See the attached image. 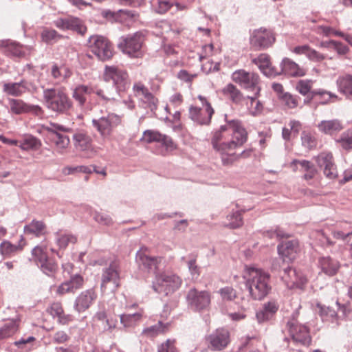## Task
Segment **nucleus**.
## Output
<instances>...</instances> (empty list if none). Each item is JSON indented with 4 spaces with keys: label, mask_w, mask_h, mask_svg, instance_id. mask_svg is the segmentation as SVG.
Wrapping results in <instances>:
<instances>
[{
    "label": "nucleus",
    "mask_w": 352,
    "mask_h": 352,
    "mask_svg": "<svg viewBox=\"0 0 352 352\" xmlns=\"http://www.w3.org/2000/svg\"><path fill=\"white\" fill-rule=\"evenodd\" d=\"M248 140V133L238 120H230L212 133L210 143L219 153L223 165L231 166L240 157L250 155L251 151L236 154L235 149L242 146Z\"/></svg>",
    "instance_id": "f257e3e1"
},
{
    "label": "nucleus",
    "mask_w": 352,
    "mask_h": 352,
    "mask_svg": "<svg viewBox=\"0 0 352 352\" xmlns=\"http://www.w3.org/2000/svg\"><path fill=\"white\" fill-rule=\"evenodd\" d=\"M247 285L252 298L262 300L270 292V275L268 272L253 267L246 268Z\"/></svg>",
    "instance_id": "f03ea898"
},
{
    "label": "nucleus",
    "mask_w": 352,
    "mask_h": 352,
    "mask_svg": "<svg viewBox=\"0 0 352 352\" xmlns=\"http://www.w3.org/2000/svg\"><path fill=\"white\" fill-rule=\"evenodd\" d=\"M45 106L58 113H68L73 102L63 89H47L43 91Z\"/></svg>",
    "instance_id": "7ed1b4c3"
},
{
    "label": "nucleus",
    "mask_w": 352,
    "mask_h": 352,
    "mask_svg": "<svg viewBox=\"0 0 352 352\" xmlns=\"http://www.w3.org/2000/svg\"><path fill=\"white\" fill-rule=\"evenodd\" d=\"M182 279L173 272L164 271L155 272L152 287L158 294L168 295L179 289Z\"/></svg>",
    "instance_id": "20e7f679"
},
{
    "label": "nucleus",
    "mask_w": 352,
    "mask_h": 352,
    "mask_svg": "<svg viewBox=\"0 0 352 352\" xmlns=\"http://www.w3.org/2000/svg\"><path fill=\"white\" fill-rule=\"evenodd\" d=\"M197 100L199 103L195 102V105L190 107L189 116L201 125H208L210 123L214 109L206 97L200 95Z\"/></svg>",
    "instance_id": "39448f33"
},
{
    "label": "nucleus",
    "mask_w": 352,
    "mask_h": 352,
    "mask_svg": "<svg viewBox=\"0 0 352 352\" xmlns=\"http://www.w3.org/2000/svg\"><path fill=\"white\" fill-rule=\"evenodd\" d=\"M212 294L208 290H199L190 288L186 294V301L189 307L195 311H204L210 309Z\"/></svg>",
    "instance_id": "423d86ee"
},
{
    "label": "nucleus",
    "mask_w": 352,
    "mask_h": 352,
    "mask_svg": "<svg viewBox=\"0 0 352 352\" xmlns=\"http://www.w3.org/2000/svg\"><path fill=\"white\" fill-rule=\"evenodd\" d=\"M232 79L244 89L256 92V95H260L261 79L257 73L247 72L245 69H238L232 73Z\"/></svg>",
    "instance_id": "0eeeda50"
},
{
    "label": "nucleus",
    "mask_w": 352,
    "mask_h": 352,
    "mask_svg": "<svg viewBox=\"0 0 352 352\" xmlns=\"http://www.w3.org/2000/svg\"><path fill=\"white\" fill-rule=\"evenodd\" d=\"M88 48L100 60H109L113 56L112 44L102 36H91L88 41Z\"/></svg>",
    "instance_id": "6e6552de"
},
{
    "label": "nucleus",
    "mask_w": 352,
    "mask_h": 352,
    "mask_svg": "<svg viewBox=\"0 0 352 352\" xmlns=\"http://www.w3.org/2000/svg\"><path fill=\"white\" fill-rule=\"evenodd\" d=\"M121 123L122 118L113 113L92 120L93 126L104 139L109 138Z\"/></svg>",
    "instance_id": "1a4fd4ad"
},
{
    "label": "nucleus",
    "mask_w": 352,
    "mask_h": 352,
    "mask_svg": "<svg viewBox=\"0 0 352 352\" xmlns=\"http://www.w3.org/2000/svg\"><path fill=\"white\" fill-rule=\"evenodd\" d=\"M144 41L143 34L138 32L133 34L122 37L118 47L124 54L131 57L138 58L143 55L142 48Z\"/></svg>",
    "instance_id": "9d476101"
},
{
    "label": "nucleus",
    "mask_w": 352,
    "mask_h": 352,
    "mask_svg": "<svg viewBox=\"0 0 352 352\" xmlns=\"http://www.w3.org/2000/svg\"><path fill=\"white\" fill-rule=\"evenodd\" d=\"M275 40L274 34L271 30L261 28L252 32L250 45L255 50H262L271 47Z\"/></svg>",
    "instance_id": "9b49d317"
},
{
    "label": "nucleus",
    "mask_w": 352,
    "mask_h": 352,
    "mask_svg": "<svg viewBox=\"0 0 352 352\" xmlns=\"http://www.w3.org/2000/svg\"><path fill=\"white\" fill-rule=\"evenodd\" d=\"M206 340L208 342V347L213 351H221L225 349L230 342V333L225 328L216 329L209 335Z\"/></svg>",
    "instance_id": "f8f14e48"
},
{
    "label": "nucleus",
    "mask_w": 352,
    "mask_h": 352,
    "mask_svg": "<svg viewBox=\"0 0 352 352\" xmlns=\"http://www.w3.org/2000/svg\"><path fill=\"white\" fill-rule=\"evenodd\" d=\"M120 286V276L118 265L116 262L112 263L106 268L102 275L101 289L105 291L109 289L111 292L116 291Z\"/></svg>",
    "instance_id": "ddd939ff"
},
{
    "label": "nucleus",
    "mask_w": 352,
    "mask_h": 352,
    "mask_svg": "<svg viewBox=\"0 0 352 352\" xmlns=\"http://www.w3.org/2000/svg\"><path fill=\"white\" fill-rule=\"evenodd\" d=\"M133 91L134 96L139 98L146 105V107L152 111L157 109L158 99L144 83L140 81L135 82L133 86Z\"/></svg>",
    "instance_id": "4468645a"
},
{
    "label": "nucleus",
    "mask_w": 352,
    "mask_h": 352,
    "mask_svg": "<svg viewBox=\"0 0 352 352\" xmlns=\"http://www.w3.org/2000/svg\"><path fill=\"white\" fill-rule=\"evenodd\" d=\"M163 258L162 256H151L149 249L146 247L141 248L136 254L138 264L148 271L158 270Z\"/></svg>",
    "instance_id": "2eb2a0df"
},
{
    "label": "nucleus",
    "mask_w": 352,
    "mask_h": 352,
    "mask_svg": "<svg viewBox=\"0 0 352 352\" xmlns=\"http://www.w3.org/2000/svg\"><path fill=\"white\" fill-rule=\"evenodd\" d=\"M56 28L62 30H72L80 35L87 32V27L84 22L78 17L69 16L65 18H58L54 21Z\"/></svg>",
    "instance_id": "dca6fc26"
},
{
    "label": "nucleus",
    "mask_w": 352,
    "mask_h": 352,
    "mask_svg": "<svg viewBox=\"0 0 352 352\" xmlns=\"http://www.w3.org/2000/svg\"><path fill=\"white\" fill-rule=\"evenodd\" d=\"M106 80H112L117 88L121 91L126 89L128 80L126 72L116 66H106L104 70Z\"/></svg>",
    "instance_id": "f3484780"
},
{
    "label": "nucleus",
    "mask_w": 352,
    "mask_h": 352,
    "mask_svg": "<svg viewBox=\"0 0 352 352\" xmlns=\"http://www.w3.org/2000/svg\"><path fill=\"white\" fill-rule=\"evenodd\" d=\"M316 162L318 166L323 168V173L327 178L333 179L337 177V168L333 162V157L331 153H321L317 156Z\"/></svg>",
    "instance_id": "a211bd4d"
},
{
    "label": "nucleus",
    "mask_w": 352,
    "mask_h": 352,
    "mask_svg": "<svg viewBox=\"0 0 352 352\" xmlns=\"http://www.w3.org/2000/svg\"><path fill=\"white\" fill-rule=\"evenodd\" d=\"M10 111L15 115L34 113L36 115L42 113L41 108L38 105H30L20 99L10 98L8 100Z\"/></svg>",
    "instance_id": "6ab92c4d"
},
{
    "label": "nucleus",
    "mask_w": 352,
    "mask_h": 352,
    "mask_svg": "<svg viewBox=\"0 0 352 352\" xmlns=\"http://www.w3.org/2000/svg\"><path fill=\"white\" fill-rule=\"evenodd\" d=\"M98 297L94 289H89L81 292L75 301V309L78 312L88 309Z\"/></svg>",
    "instance_id": "aec40b11"
},
{
    "label": "nucleus",
    "mask_w": 352,
    "mask_h": 352,
    "mask_svg": "<svg viewBox=\"0 0 352 352\" xmlns=\"http://www.w3.org/2000/svg\"><path fill=\"white\" fill-rule=\"evenodd\" d=\"M283 279L289 288L294 287H302L307 282V278L302 273L298 272L295 269L287 268L284 271Z\"/></svg>",
    "instance_id": "412c9836"
},
{
    "label": "nucleus",
    "mask_w": 352,
    "mask_h": 352,
    "mask_svg": "<svg viewBox=\"0 0 352 352\" xmlns=\"http://www.w3.org/2000/svg\"><path fill=\"white\" fill-rule=\"evenodd\" d=\"M278 254L284 261H294L299 252V243L296 240L288 241L278 246Z\"/></svg>",
    "instance_id": "4be33fe9"
},
{
    "label": "nucleus",
    "mask_w": 352,
    "mask_h": 352,
    "mask_svg": "<svg viewBox=\"0 0 352 352\" xmlns=\"http://www.w3.org/2000/svg\"><path fill=\"white\" fill-rule=\"evenodd\" d=\"M294 171H300L305 173L303 178L306 181L312 179L317 173L314 165L307 160H294L290 164Z\"/></svg>",
    "instance_id": "5701e85b"
},
{
    "label": "nucleus",
    "mask_w": 352,
    "mask_h": 352,
    "mask_svg": "<svg viewBox=\"0 0 352 352\" xmlns=\"http://www.w3.org/2000/svg\"><path fill=\"white\" fill-rule=\"evenodd\" d=\"M318 129L321 133L334 136L344 129V125L342 121L338 119L326 120L318 124Z\"/></svg>",
    "instance_id": "b1692460"
},
{
    "label": "nucleus",
    "mask_w": 352,
    "mask_h": 352,
    "mask_svg": "<svg viewBox=\"0 0 352 352\" xmlns=\"http://www.w3.org/2000/svg\"><path fill=\"white\" fill-rule=\"evenodd\" d=\"M1 50L8 56L23 58L30 53L32 47L23 46L14 42H8L2 45Z\"/></svg>",
    "instance_id": "393cba45"
},
{
    "label": "nucleus",
    "mask_w": 352,
    "mask_h": 352,
    "mask_svg": "<svg viewBox=\"0 0 352 352\" xmlns=\"http://www.w3.org/2000/svg\"><path fill=\"white\" fill-rule=\"evenodd\" d=\"M83 278L81 276L75 275L69 280L61 283L56 289V294L63 296L67 293H74L82 287Z\"/></svg>",
    "instance_id": "a878e982"
},
{
    "label": "nucleus",
    "mask_w": 352,
    "mask_h": 352,
    "mask_svg": "<svg viewBox=\"0 0 352 352\" xmlns=\"http://www.w3.org/2000/svg\"><path fill=\"white\" fill-rule=\"evenodd\" d=\"M102 16L104 18L111 21H118L121 23H125L127 20L133 22L138 19V15L131 11L120 10L118 12H113L110 10H104L102 12Z\"/></svg>",
    "instance_id": "bb28decb"
},
{
    "label": "nucleus",
    "mask_w": 352,
    "mask_h": 352,
    "mask_svg": "<svg viewBox=\"0 0 352 352\" xmlns=\"http://www.w3.org/2000/svg\"><path fill=\"white\" fill-rule=\"evenodd\" d=\"M313 84L314 81L311 80H300L296 85V89L303 96L310 94L311 98L315 96L324 94H327L329 97H333V95L331 93L324 90H312Z\"/></svg>",
    "instance_id": "cd10ccee"
},
{
    "label": "nucleus",
    "mask_w": 352,
    "mask_h": 352,
    "mask_svg": "<svg viewBox=\"0 0 352 352\" xmlns=\"http://www.w3.org/2000/svg\"><path fill=\"white\" fill-rule=\"evenodd\" d=\"M279 305L275 301H269L265 303L263 308L257 311L256 318L259 322H263L271 320L277 311L278 310Z\"/></svg>",
    "instance_id": "c85d7f7f"
},
{
    "label": "nucleus",
    "mask_w": 352,
    "mask_h": 352,
    "mask_svg": "<svg viewBox=\"0 0 352 352\" xmlns=\"http://www.w3.org/2000/svg\"><path fill=\"white\" fill-rule=\"evenodd\" d=\"M23 231L25 234L32 235L35 237L44 236L48 233L46 224L43 221L38 220H32L25 226Z\"/></svg>",
    "instance_id": "c756f323"
},
{
    "label": "nucleus",
    "mask_w": 352,
    "mask_h": 352,
    "mask_svg": "<svg viewBox=\"0 0 352 352\" xmlns=\"http://www.w3.org/2000/svg\"><path fill=\"white\" fill-rule=\"evenodd\" d=\"M321 271L327 276L336 275L340 267V263L329 256L322 257L318 261Z\"/></svg>",
    "instance_id": "7c9ffc66"
},
{
    "label": "nucleus",
    "mask_w": 352,
    "mask_h": 352,
    "mask_svg": "<svg viewBox=\"0 0 352 352\" xmlns=\"http://www.w3.org/2000/svg\"><path fill=\"white\" fill-rule=\"evenodd\" d=\"M5 94L12 96H21L28 91L27 82L22 80L19 82H5L3 85Z\"/></svg>",
    "instance_id": "2f4dec72"
},
{
    "label": "nucleus",
    "mask_w": 352,
    "mask_h": 352,
    "mask_svg": "<svg viewBox=\"0 0 352 352\" xmlns=\"http://www.w3.org/2000/svg\"><path fill=\"white\" fill-rule=\"evenodd\" d=\"M26 245L25 239L23 236H21V239L17 245H14L8 241H3L0 245V252L4 256H10L21 251Z\"/></svg>",
    "instance_id": "473e14b6"
},
{
    "label": "nucleus",
    "mask_w": 352,
    "mask_h": 352,
    "mask_svg": "<svg viewBox=\"0 0 352 352\" xmlns=\"http://www.w3.org/2000/svg\"><path fill=\"white\" fill-rule=\"evenodd\" d=\"M290 333L294 341L302 344L310 342V336L307 328L302 325H292L289 328Z\"/></svg>",
    "instance_id": "72a5a7b5"
},
{
    "label": "nucleus",
    "mask_w": 352,
    "mask_h": 352,
    "mask_svg": "<svg viewBox=\"0 0 352 352\" xmlns=\"http://www.w3.org/2000/svg\"><path fill=\"white\" fill-rule=\"evenodd\" d=\"M336 82L340 92L346 98L352 100V75L344 74L340 76L337 79Z\"/></svg>",
    "instance_id": "f704fd0d"
},
{
    "label": "nucleus",
    "mask_w": 352,
    "mask_h": 352,
    "mask_svg": "<svg viewBox=\"0 0 352 352\" xmlns=\"http://www.w3.org/2000/svg\"><path fill=\"white\" fill-rule=\"evenodd\" d=\"M281 65L283 71L292 76H303L307 72L305 68L288 58H284Z\"/></svg>",
    "instance_id": "c9c22d12"
},
{
    "label": "nucleus",
    "mask_w": 352,
    "mask_h": 352,
    "mask_svg": "<svg viewBox=\"0 0 352 352\" xmlns=\"http://www.w3.org/2000/svg\"><path fill=\"white\" fill-rule=\"evenodd\" d=\"M252 63L256 65L261 72L265 76H270L274 72L272 67L270 56L267 54H261L258 57L252 59Z\"/></svg>",
    "instance_id": "e433bc0d"
},
{
    "label": "nucleus",
    "mask_w": 352,
    "mask_h": 352,
    "mask_svg": "<svg viewBox=\"0 0 352 352\" xmlns=\"http://www.w3.org/2000/svg\"><path fill=\"white\" fill-rule=\"evenodd\" d=\"M51 140L55 145L56 151L61 154L66 152L70 144V140L67 135L61 134L56 131L52 132Z\"/></svg>",
    "instance_id": "4c0bfd02"
},
{
    "label": "nucleus",
    "mask_w": 352,
    "mask_h": 352,
    "mask_svg": "<svg viewBox=\"0 0 352 352\" xmlns=\"http://www.w3.org/2000/svg\"><path fill=\"white\" fill-rule=\"evenodd\" d=\"M170 324L158 322L155 325L148 327L143 329L142 335L147 338H155L159 335L164 334L168 331Z\"/></svg>",
    "instance_id": "58836bf2"
},
{
    "label": "nucleus",
    "mask_w": 352,
    "mask_h": 352,
    "mask_svg": "<svg viewBox=\"0 0 352 352\" xmlns=\"http://www.w3.org/2000/svg\"><path fill=\"white\" fill-rule=\"evenodd\" d=\"M223 93L228 97L232 102L236 104H242L246 98L242 92L234 85L230 83L223 89Z\"/></svg>",
    "instance_id": "ea45409f"
},
{
    "label": "nucleus",
    "mask_w": 352,
    "mask_h": 352,
    "mask_svg": "<svg viewBox=\"0 0 352 352\" xmlns=\"http://www.w3.org/2000/svg\"><path fill=\"white\" fill-rule=\"evenodd\" d=\"M93 321L96 325L102 322V329L104 331H111L116 326V320L109 318L104 311H98L93 318Z\"/></svg>",
    "instance_id": "a19ab883"
},
{
    "label": "nucleus",
    "mask_w": 352,
    "mask_h": 352,
    "mask_svg": "<svg viewBox=\"0 0 352 352\" xmlns=\"http://www.w3.org/2000/svg\"><path fill=\"white\" fill-rule=\"evenodd\" d=\"M143 311L133 314H124L120 316V322L124 327H132L138 324L142 318Z\"/></svg>",
    "instance_id": "79ce46f5"
},
{
    "label": "nucleus",
    "mask_w": 352,
    "mask_h": 352,
    "mask_svg": "<svg viewBox=\"0 0 352 352\" xmlns=\"http://www.w3.org/2000/svg\"><path fill=\"white\" fill-rule=\"evenodd\" d=\"M92 140L90 136L83 133H77L74 135V143L76 148L85 151L91 148Z\"/></svg>",
    "instance_id": "37998d69"
},
{
    "label": "nucleus",
    "mask_w": 352,
    "mask_h": 352,
    "mask_svg": "<svg viewBox=\"0 0 352 352\" xmlns=\"http://www.w3.org/2000/svg\"><path fill=\"white\" fill-rule=\"evenodd\" d=\"M254 96H248L246 100V105L248 106V110L252 116H257L262 113L263 110V104L258 100L259 95H256V92H254Z\"/></svg>",
    "instance_id": "c03bdc74"
},
{
    "label": "nucleus",
    "mask_w": 352,
    "mask_h": 352,
    "mask_svg": "<svg viewBox=\"0 0 352 352\" xmlns=\"http://www.w3.org/2000/svg\"><path fill=\"white\" fill-rule=\"evenodd\" d=\"M19 329V323L13 320L7 321L0 328V340H3L12 336Z\"/></svg>",
    "instance_id": "a18cd8bd"
},
{
    "label": "nucleus",
    "mask_w": 352,
    "mask_h": 352,
    "mask_svg": "<svg viewBox=\"0 0 352 352\" xmlns=\"http://www.w3.org/2000/svg\"><path fill=\"white\" fill-rule=\"evenodd\" d=\"M93 88L81 85L74 89L72 96L80 105H83L86 102L85 96L91 94Z\"/></svg>",
    "instance_id": "49530a36"
},
{
    "label": "nucleus",
    "mask_w": 352,
    "mask_h": 352,
    "mask_svg": "<svg viewBox=\"0 0 352 352\" xmlns=\"http://www.w3.org/2000/svg\"><path fill=\"white\" fill-rule=\"evenodd\" d=\"M41 146V141L32 135L25 136L23 140L19 142V146L25 151L37 150Z\"/></svg>",
    "instance_id": "de8ad7c7"
},
{
    "label": "nucleus",
    "mask_w": 352,
    "mask_h": 352,
    "mask_svg": "<svg viewBox=\"0 0 352 352\" xmlns=\"http://www.w3.org/2000/svg\"><path fill=\"white\" fill-rule=\"evenodd\" d=\"M315 31L318 34H322L324 36H338L341 37H344L346 41H349V36H344V34L334 28L330 27V26H326V25H318L315 28Z\"/></svg>",
    "instance_id": "09e8293b"
},
{
    "label": "nucleus",
    "mask_w": 352,
    "mask_h": 352,
    "mask_svg": "<svg viewBox=\"0 0 352 352\" xmlns=\"http://www.w3.org/2000/svg\"><path fill=\"white\" fill-rule=\"evenodd\" d=\"M244 211L237 210L228 215L227 220L229 222L226 225V226L232 229L241 227L243 223L242 218V213Z\"/></svg>",
    "instance_id": "8fccbe9b"
},
{
    "label": "nucleus",
    "mask_w": 352,
    "mask_h": 352,
    "mask_svg": "<svg viewBox=\"0 0 352 352\" xmlns=\"http://www.w3.org/2000/svg\"><path fill=\"white\" fill-rule=\"evenodd\" d=\"M336 142L346 151L352 149V129H348L338 138Z\"/></svg>",
    "instance_id": "3c124183"
},
{
    "label": "nucleus",
    "mask_w": 352,
    "mask_h": 352,
    "mask_svg": "<svg viewBox=\"0 0 352 352\" xmlns=\"http://www.w3.org/2000/svg\"><path fill=\"white\" fill-rule=\"evenodd\" d=\"M164 134L155 130H146L142 135L141 140L147 144L160 142L162 141Z\"/></svg>",
    "instance_id": "603ef678"
},
{
    "label": "nucleus",
    "mask_w": 352,
    "mask_h": 352,
    "mask_svg": "<svg viewBox=\"0 0 352 352\" xmlns=\"http://www.w3.org/2000/svg\"><path fill=\"white\" fill-rule=\"evenodd\" d=\"M32 255L33 260L37 263V265L45 262L48 258L47 246H36L32 251Z\"/></svg>",
    "instance_id": "864d4df0"
},
{
    "label": "nucleus",
    "mask_w": 352,
    "mask_h": 352,
    "mask_svg": "<svg viewBox=\"0 0 352 352\" xmlns=\"http://www.w3.org/2000/svg\"><path fill=\"white\" fill-rule=\"evenodd\" d=\"M162 145L164 147L161 152V154L166 156L177 148V144L173 140V139L166 135H164L162 141L160 142Z\"/></svg>",
    "instance_id": "5fc2aeb1"
},
{
    "label": "nucleus",
    "mask_w": 352,
    "mask_h": 352,
    "mask_svg": "<svg viewBox=\"0 0 352 352\" xmlns=\"http://www.w3.org/2000/svg\"><path fill=\"white\" fill-rule=\"evenodd\" d=\"M77 241L76 236L71 234H58L56 243L60 248H66L69 244H74Z\"/></svg>",
    "instance_id": "6e6d98bb"
},
{
    "label": "nucleus",
    "mask_w": 352,
    "mask_h": 352,
    "mask_svg": "<svg viewBox=\"0 0 352 352\" xmlns=\"http://www.w3.org/2000/svg\"><path fill=\"white\" fill-rule=\"evenodd\" d=\"M42 41L45 43H50L52 41H57L63 36L59 34L55 30L45 28L41 32Z\"/></svg>",
    "instance_id": "4d7b16f0"
},
{
    "label": "nucleus",
    "mask_w": 352,
    "mask_h": 352,
    "mask_svg": "<svg viewBox=\"0 0 352 352\" xmlns=\"http://www.w3.org/2000/svg\"><path fill=\"white\" fill-rule=\"evenodd\" d=\"M219 294L223 300H234L237 298V293L232 287H225L219 291Z\"/></svg>",
    "instance_id": "13d9d810"
},
{
    "label": "nucleus",
    "mask_w": 352,
    "mask_h": 352,
    "mask_svg": "<svg viewBox=\"0 0 352 352\" xmlns=\"http://www.w3.org/2000/svg\"><path fill=\"white\" fill-rule=\"evenodd\" d=\"M302 144L309 149L315 148L317 144V140L314 135L310 132L304 131L301 136Z\"/></svg>",
    "instance_id": "bf43d9fd"
},
{
    "label": "nucleus",
    "mask_w": 352,
    "mask_h": 352,
    "mask_svg": "<svg viewBox=\"0 0 352 352\" xmlns=\"http://www.w3.org/2000/svg\"><path fill=\"white\" fill-rule=\"evenodd\" d=\"M175 340L168 339L157 348V352H179Z\"/></svg>",
    "instance_id": "052dcab7"
},
{
    "label": "nucleus",
    "mask_w": 352,
    "mask_h": 352,
    "mask_svg": "<svg viewBox=\"0 0 352 352\" xmlns=\"http://www.w3.org/2000/svg\"><path fill=\"white\" fill-rule=\"evenodd\" d=\"M298 98L290 94H284L281 97L282 102L290 109H294L298 105Z\"/></svg>",
    "instance_id": "680f3d73"
},
{
    "label": "nucleus",
    "mask_w": 352,
    "mask_h": 352,
    "mask_svg": "<svg viewBox=\"0 0 352 352\" xmlns=\"http://www.w3.org/2000/svg\"><path fill=\"white\" fill-rule=\"evenodd\" d=\"M38 265H40L42 271L47 275H50V274L55 272L58 268L57 264L50 260L48 258H47V261L43 263H41Z\"/></svg>",
    "instance_id": "e2e57ef3"
},
{
    "label": "nucleus",
    "mask_w": 352,
    "mask_h": 352,
    "mask_svg": "<svg viewBox=\"0 0 352 352\" xmlns=\"http://www.w3.org/2000/svg\"><path fill=\"white\" fill-rule=\"evenodd\" d=\"M94 219L98 223L104 226H111L113 223L112 219L110 217V216L104 213H96L94 215Z\"/></svg>",
    "instance_id": "0e129e2a"
},
{
    "label": "nucleus",
    "mask_w": 352,
    "mask_h": 352,
    "mask_svg": "<svg viewBox=\"0 0 352 352\" xmlns=\"http://www.w3.org/2000/svg\"><path fill=\"white\" fill-rule=\"evenodd\" d=\"M312 237L319 240L322 245H332L333 243L327 236L322 230H316L312 232Z\"/></svg>",
    "instance_id": "69168bd1"
},
{
    "label": "nucleus",
    "mask_w": 352,
    "mask_h": 352,
    "mask_svg": "<svg viewBox=\"0 0 352 352\" xmlns=\"http://www.w3.org/2000/svg\"><path fill=\"white\" fill-rule=\"evenodd\" d=\"M307 58L311 61L320 63L324 60L326 56L323 54H321L319 52L311 47L309 51Z\"/></svg>",
    "instance_id": "338daca9"
},
{
    "label": "nucleus",
    "mask_w": 352,
    "mask_h": 352,
    "mask_svg": "<svg viewBox=\"0 0 352 352\" xmlns=\"http://www.w3.org/2000/svg\"><path fill=\"white\" fill-rule=\"evenodd\" d=\"M47 311L54 317H58L64 311L62 305L60 302L52 303Z\"/></svg>",
    "instance_id": "774afa93"
}]
</instances>
